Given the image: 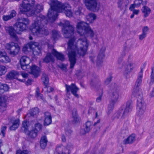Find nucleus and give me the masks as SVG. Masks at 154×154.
I'll return each instance as SVG.
<instances>
[{
  "mask_svg": "<svg viewBox=\"0 0 154 154\" xmlns=\"http://www.w3.org/2000/svg\"><path fill=\"white\" fill-rule=\"evenodd\" d=\"M75 38L72 37L68 43L67 50L69 60L70 62V68L72 69L76 63V54L77 52L80 56H83L86 54L88 42L85 38H79L77 41V45L75 44Z\"/></svg>",
  "mask_w": 154,
  "mask_h": 154,
  "instance_id": "obj_1",
  "label": "nucleus"
},
{
  "mask_svg": "<svg viewBox=\"0 0 154 154\" xmlns=\"http://www.w3.org/2000/svg\"><path fill=\"white\" fill-rule=\"evenodd\" d=\"M143 70L141 69L139 72L136 83V88L135 93L136 94L137 109V115L139 116H143L146 109V104L143 97L141 89L139 88L141 85L143 77Z\"/></svg>",
  "mask_w": 154,
  "mask_h": 154,
  "instance_id": "obj_2",
  "label": "nucleus"
},
{
  "mask_svg": "<svg viewBox=\"0 0 154 154\" xmlns=\"http://www.w3.org/2000/svg\"><path fill=\"white\" fill-rule=\"evenodd\" d=\"M47 21L43 15H40L37 17L30 29L32 34L35 35H48L49 32L45 27Z\"/></svg>",
  "mask_w": 154,
  "mask_h": 154,
  "instance_id": "obj_3",
  "label": "nucleus"
},
{
  "mask_svg": "<svg viewBox=\"0 0 154 154\" xmlns=\"http://www.w3.org/2000/svg\"><path fill=\"white\" fill-rule=\"evenodd\" d=\"M35 0H23L21 5L22 8L21 12L23 14L24 12L28 13L29 16L36 15L40 13L43 9V6L42 5L37 4L35 7Z\"/></svg>",
  "mask_w": 154,
  "mask_h": 154,
  "instance_id": "obj_4",
  "label": "nucleus"
},
{
  "mask_svg": "<svg viewBox=\"0 0 154 154\" xmlns=\"http://www.w3.org/2000/svg\"><path fill=\"white\" fill-rule=\"evenodd\" d=\"M29 125V121L27 120L23 121L22 123L21 131L24 132L26 134L29 135L34 134L37 135L39 133V132L42 130V125L39 123H37L35 124L34 127H32L31 130H29L28 128Z\"/></svg>",
  "mask_w": 154,
  "mask_h": 154,
  "instance_id": "obj_5",
  "label": "nucleus"
},
{
  "mask_svg": "<svg viewBox=\"0 0 154 154\" xmlns=\"http://www.w3.org/2000/svg\"><path fill=\"white\" fill-rule=\"evenodd\" d=\"M63 22V23L60 22L58 25L63 26L62 31L63 35L65 38H68L73 35L74 27L70 24L69 21L64 20Z\"/></svg>",
  "mask_w": 154,
  "mask_h": 154,
  "instance_id": "obj_6",
  "label": "nucleus"
},
{
  "mask_svg": "<svg viewBox=\"0 0 154 154\" xmlns=\"http://www.w3.org/2000/svg\"><path fill=\"white\" fill-rule=\"evenodd\" d=\"M5 48L8 51V54L12 57H14L17 55L20 50L18 45L14 42L6 44L5 45Z\"/></svg>",
  "mask_w": 154,
  "mask_h": 154,
  "instance_id": "obj_7",
  "label": "nucleus"
},
{
  "mask_svg": "<svg viewBox=\"0 0 154 154\" xmlns=\"http://www.w3.org/2000/svg\"><path fill=\"white\" fill-rule=\"evenodd\" d=\"M110 89V101L116 103L120 96V88L118 85L115 84L112 85Z\"/></svg>",
  "mask_w": 154,
  "mask_h": 154,
  "instance_id": "obj_8",
  "label": "nucleus"
},
{
  "mask_svg": "<svg viewBox=\"0 0 154 154\" xmlns=\"http://www.w3.org/2000/svg\"><path fill=\"white\" fill-rule=\"evenodd\" d=\"M85 5L89 10L95 12L98 11L100 8V5L97 0H84Z\"/></svg>",
  "mask_w": 154,
  "mask_h": 154,
  "instance_id": "obj_9",
  "label": "nucleus"
},
{
  "mask_svg": "<svg viewBox=\"0 0 154 154\" xmlns=\"http://www.w3.org/2000/svg\"><path fill=\"white\" fill-rule=\"evenodd\" d=\"M29 20L27 18H21L15 24L17 30L23 31L26 29V26L29 23Z\"/></svg>",
  "mask_w": 154,
  "mask_h": 154,
  "instance_id": "obj_10",
  "label": "nucleus"
},
{
  "mask_svg": "<svg viewBox=\"0 0 154 154\" xmlns=\"http://www.w3.org/2000/svg\"><path fill=\"white\" fill-rule=\"evenodd\" d=\"M89 26V24L85 22H79L76 25L77 32L81 35H82Z\"/></svg>",
  "mask_w": 154,
  "mask_h": 154,
  "instance_id": "obj_11",
  "label": "nucleus"
},
{
  "mask_svg": "<svg viewBox=\"0 0 154 154\" xmlns=\"http://www.w3.org/2000/svg\"><path fill=\"white\" fill-rule=\"evenodd\" d=\"M72 146L71 145H68L65 148L62 144L58 145L56 148V154H70L69 149Z\"/></svg>",
  "mask_w": 154,
  "mask_h": 154,
  "instance_id": "obj_12",
  "label": "nucleus"
},
{
  "mask_svg": "<svg viewBox=\"0 0 154 154\" xmlns=\"http://www.w3.org/2000/svg\"><path fill=\"white\" fill-rule=\"evenodd\" d=\"M31 61L30 58L26 56H22L20 60L21 68L23 70H28L30 68L29 65Z\"/></svg>",
  "mask_w": 154,
  "mask_h": 154,
  "instance_id": "obj_13",
  "label": "nucleus"
},
{
  "mask_svg": "<svg viewBox=\"0 0 154 154\" xmlns=\"http://www.w3.org/2000/svg\"><path fill=\"white\" fill-rule=\"evenodd\" d=\"M62 5L63 4L57 0H52L50 3V8L57 12H61Z\"/></svg>",
  "mask_w": 154,
  "mask_h": 154,
  "instance_id": "obj_14",
  "label": "nucleus"
},
{
  "mask_svg": "<svg viewBox=\"0 0 154 154\" xmlns=\"http://www.w3.org/2000/svg\"><path fill=\"white\" fill-rule=\"evenodd\" d=\"M47 16L48 18L47 21L52 23L56 19L57 16V12L50 8L48 11Z\"/></svg>",
  "mask_w": 154,
  "mask_h": 154,
  "instance_id": "obj_15",
  "label": "nucleus"
},
{
  "mask_svg": "<svg viewBox=\"0 0 154 154\" xmlns=\"http://www.w3.org/2000/svg\"><path fill=\"white\" fill-rule=\"evenodd\" d=\"M64 12L67 17H70L72 15L71 7L68 4H63L62 6V11L61 12Z\"/></svg>",
  "mask_w": 154,
  "mask_h": 154,
  "instance_id": "obj_16",
  "label": "nucleus"
},
{
  "mask_svg": "<svg viewBox=\"0 0 154 154\" xmlns=\"http://www.w3.org/2000/svg\"><path fill=\"white\" fill-rule=\"evenodd\" d=\"M42 80L45 86V88L47 89V91L48 92L50 93L54 90V88L49 86H47V85L49 82V78L47 74L45 73H43L42 77Z\"/></svg>",
  "mask_w": 154,
  "mask_h": 154,
  "instance_id": "obj_17",
  "label": "nucleus"
},
{
  "mask_svg": "<svg viewBox=\"0 0 154 154\" xmlns=\"http://www.w3.org/2000/svg\"><path fill=\"white\" fill-rule=\"evenodd\" d=\"M6 32L10 35V37L14 39L16 41H17L18 38L15 33L14 28L11 26H8L5 27Z\"/></svg>",
  "mask_w": 154,
  "mask_h": 154,
  "instance_id": "obj_18",
  "label": "nucleus"
},
{
  "mask_svg": "<svg viewBox=\"0 0 154 154\" xmlns=\"http://www.w3.org/2000/svg\"><path fill=\"white\" fill-rule=\"evenodd\" d=\"M65 86L67 92L71 91L72 93L75 97H79L78 95L76 93L79 89L74 84H72L70 86H69L66 84Z\"/></svg>",
  "mask_w": 154,
  "mask_h": 154,
  "instance_id": "obj_19",
  "label": "nucleus"
},
{
  "mask_svg": "<svg viewBox=\"0 0 154 154\" xmlns=\"http://www.w3.org/2000/svg\"><path fill=\"white\" fill-rule=\"evenodd\" d=\"M11 60L5 51H0V62L4 64L10 62Z\"/></svg>",
  "mask_w": 154,
  "mask_h": 154,
  "instance_id": "obj_20",
  "label": "nucleus"
},
{
  "mask_svg": "<svg viewBox=\"0 0 154 154\" xmlns=\"http://www.w3.org/2000/svg\"><path fill=\"white\" fill-rule=\"evenodd\" d=\"M11 121L12 125L10 127L9 129L11 130H15L19 127V120L18 119L12 118L11 119Z\"/></svg>",
  "mask_w": 154,
  "mask_h": 154,
  "instance_id": "obj_21",
  "label": "nucleus"
},
{
  "mask_svg": "<svg viewBox=\"0 0 154 154\" xmlns=\"http://www.w3.org/2000/svg\"><path fill=\"white\" fill-rule=\"evenodd\" d=\"M44 125L47 126L50 125L52 122V117L51 113L48 112H45L44 113Z\"/></svg>",
  "mask_w": 154,
  "mask_h": 154,
  "instance_id": "obj_22",
  "label": "nucleus"
},
{
  "mask_svg": "<svg viewBox=\"0 0 154 154\" xmlns=\"http://www.w3.org/2000/svg\"><path fill=\"white\" fill-rule=\"evenodd\" d=\"M31 73L35 77H37L39 75L40 68L35 65L30 66Z\"/></svg>",
  "mask_w": 154,
  "mask_h": 154,
  "instance_id": "obj_23",
  "label": "nucleus"
},
{
  "mask_svg": "<svg viewBox=\"0 0 154 154\" xmlns=\"http://www.w3.org/2000/svg\"><path fill=\"white\" fill-rule=\"evenodd\" d=\"M133 65V63H130L128 65H127L125 66V70L124 72V75L127 79L128 78V74L131 72L132 70L134 68Z\"/></svg>",
  "mask_w": 154,
  "mask_h": 154,
  "instance_id": "obj_24",
  "label": "nucleus"
},
{
  "mask_svg": "<svg viewBox=\"0 0 154 154\" xmlns=\"http://www.w3.org/2000/svg\"><path fill=\"white\" fill-rule=\"evenodd\" d=\"M39 112V109L37 107L32 109L29 113L25 117L29 118L31 117H34L35 116L37 115Z\"/></svg>",
  "mask_w": 154,
  "mask_h": 154,
  "instance_id": "obj_25",
  "label": "nucleus"
},
{
  "mask_svg": "<svg viewBox=\"0 0 154 154\" xmlns=\"http://www.w3.org/2000/svg\"><path fill=\"white\" fill-rule=\"evenodd\" d=\"M8 99L7 96L4 95H0V106H1L4 110L6 107V102Z\"/></svg>",
  "mask_w": 154,
  "mask_h": 154,
  "instance_id": "obj_26",
  "label": "nucleus"
},
{
  "mask_svg": "<svg viewBox=\"0 0 154 154\" xmlns=\"http://www.w3.org/2000/svg\"><path fill=\"white\" fill-rule=\"evenodd\" d=\"M52 54L58 59L61 61H63L65 60V56L62 54L58 52L55 50L53 49L51 51Z\"/></svg>",
  "mask_w": 154,
  "mask_h": 154,
  "instance_id": "obj_27",
  "label": "nucleus"
},
{
  "mask_svg": "<svg viewBox=\"0 0 154 154\" xmlns=\"http://www.w3.org/2000/svg\"><path fill=\"white\" fill-rule=\"evenodd\" d=\"M48 140L45 135L42 136L40 141V146L41 148L43 149L45 148L47 146Z\"/></svg>",
  "mask_w": 154,
  "mask_h": 154,
  "instance_id": "obj_28",
  "label": "nucleus"
},
{
  "mask_svg": "<svg viewBox=\"0 0 154 154\" xmlns=\"http://www.w3.org/2000/svg\"><path fill=\"white\" fill-rule=\"evenodd\" d=\"M44 62L48 63L50 62H54V60L53 56L50 53L47 54L46 56L43 59Z\"/></svg>",
  "mask_w": 154,
  "mask_h": 154,
  "instance_id": "obj_29",
  "label": "nucleus"
},
{
  "mask_svg": "<svg viewBox=\"0 0 154 154\" xmlns=\"http://www.w3.org/2000/svg\"><path fill=\"white\" fill-rule=\"evenodd\" d=\"M19 75V73L15 71H12L8 73L6 75L7 78L9 79H16Z\"/></svg>",
  "mask_w": 154,
  "mask_h": 154,
  "instance_id": "obj_30",
  "label": "nucleus"
},
{
  "mask_svg": "<svg viewBox=\"0 0 154 154\" xmlns=\"http://www.w3.org/2000/svg\"><path fill=\"white\" fill-rule=\"evenodd\" d=\"M87 21L90 23H92L96 18V16L94 13H90L86 16Z\"/></svg>",
  "mask_w": 154,
  "mask_h": 154,
  "instance_id": "obj_31",
  "label": "nucleus"
},
{
  "mask_svg": "<svg viewBox=\"0 0 154 154\" xmlns=\"http://www.w3.org/2000/svg\"><path fill=\"white\" fill-rule=\"evenodd\" d=\"M91 123L90 121H87L85 125V127L83 130L84 132H82L83 134H85L89 132L91 129Z\"/></svg>",
  "mask_w": 154,
  "mask_h": 154,
  "instance_id": "obj_32",
  "label": "nucleus"
},
{
  "mask_svg": "<svg viewBox=\"0 0 154 154\" xmlns=\"http://www.w3.org/2000/svg\"><path fill=\"white\" fill-rule=\"evenodd\" d=\"M142 12L144 14V17H146L148 16L151 12L150 9L148 7L143 6V8L142 10Z\"/></svg>",
  "mask_w": 154,
  "mask_h": 154,
  "instance_id": "obj_33",
  "label": "nucleus"
},
{
  "mask_svg": "<svg viewBox=\"0 0 154 154\" xmlns=\"http://www.w3.org/2000/svg\"><path fill=\"white\" fill-rule=\"evenodd\" d=\"M106 48L105 47H103L100 50V51L97 57V59L100 61L103 59L104 57V52Z\"/></svg>",
  "mask_w": 154,
  "mask_h": 154,
  "instance_id": "obj_34",
  "label": "nucleus"
},
{
  "mask_svg": "<svg viewBox=\"0 0 154 154\" xmlns=\"http://www.w3.org/2000/svg\"><path fill=\"white\" fill-rule=\"evenodd\" d=\"M122 109V115L121 116V118L124 119L127 116L128 113L131 111L130 109L125 107L124 109Z\"/></svg>",
  "mask_w": 154,
  "mask_h": 154,
  "instance_id": "obj_35",
  "label": "nucleus"
},
{
  "mask_svg": "<svg viewBox=\"0 0 154 154\" xmlns=\"http://www.w3.org/2000/svg\"><path fill=\"white\" fill-rule=\"evenodd\" d=\"M134 139V138L132 135H130L123 141V143L125 144L132 143L133 142Z\"/></svg>",
  "mask_w": 154,
  "mask_h": 154,
  "instance_id": "obj_36",
  "label": "nucleus"
},
{
  "mask_svg": "<svg viewBox=\"0 0 154 154\" xmlns=\"http://www.w3.org/2000/svg\"><path fill=\"white\" fill-rule=\"evenodd\" d=\"M29 48L32 50L34 49L36 47H37L39 44L38 43L35 42H31L27 44Z\"/></svg>",
  "mask_w": 154,
  "mask_h": 154,
  "instance_id": "obj_37",
  "label": "nucleus"
},
{
  "mask_svg": "<svg viewBox=\"0 0 154 154\" xmlns=\"http://www.w3.org/2000/svg\"><path fill=\"white\" fill-rule=\"evenodd\" d=\"M116 103L110 101L108 107L107 114L109 115L113 111L114 105Z\"/></svg>",
  "mask_w": 154,
  "mask_h": 154,
  "instance_id": "obj_38",
  "label": "nucleus"
},
{
  "mask_svg": "<svg viewBox=\"0 0 154 154\" xmlns=\"http://www.w3.org/2000/svg\"><path fill=\"white\" fill-rule=\"evenodd\" d=\"M122 109L119 110L116 113L113 115L112 119H118L122 115Z\"/></svg>",
  "mask_w": 154,
  "mask_h": 154,
  "instance_id": "obj_39",
  "label": "nucleus"
},
{
  "mask_svg": "<svg viewBox=\"0 0 154 154\" xmlns=\"http://www.w3.org/2000/svg\"><path fill=\"white\" fill-rule=\"evenodd\" d=\"M85 31V32L84 33V35H85L87 34H89L90 35L91 37H94V32L93 30L91 29L90 26H89L87 29Z\"/></svg>",
  "mask_w": 154,
  "mask_h": 154,
  "instance_id": "obj_40",
  "label": "nucleus"
},
{
  "mask_svg": "<svg viewBox=\"0 0 154 154\" xmlns=\"http://www.w3.org/2000/svg\"><path fill=\"white\" fill-rule=\"evenodd\" d=\"M33 53L35 55H38L41 52V49L39 45L36 47L35 48L32 50Z\"/></svg>",
  "mask_w": 154,
  "mask_h": 154,
  "instance_id": "obj_41",
  "label": "nucleus"
},
{
  "mask_svg": "<svg viewBox=\"0 0 154 154\" xmlns=\"http://www.w3.org/2000/svg\"><path fill=\"white\" fill-rule=\"evenodd\" d=\"M8 90V87L6 84H2L0 82V90L2 91V92Z\"/></svg>",
  "mask_w": 154,
  "mask_h": 154,
  "instance_id": "obj_42",
  "label": "nucleus"
},
{
  "mask_svg": "<svg viewBox=\"0 0 154 154\" xmlns=\"http://www.w3.org/2000/svg\"><path fill=\"white\" fill-rule=\"evenodd\" d=\"M7 68L3 65H0V75L5 74L7 72Z\"/></svg>",
  "mask_w": 154,
  "mask_h": 154,
  "instance_id": "obj_43",
  "label": "nucleus"
},
{
  "mask_svg": "<svg viewBox=\"0 0 154 154\" xmlns=\"http://www.w3.org/2000/svg\"><path fill=\"white\" fill-rule=\"evenodd\" d=\"M52 36L54 40H57L59 37L60 35L58 32L56 30H53L52 32Z\"/></svg>",
  "mask_w": 154,
  "mask_h": 154,
  "instance_id": "obj_44",
  "label": "nucleus"
},
{
  "mask_svg": "<svg viewBox=\"0 0 154 154\" xmlns=\"http://www.w3.org/2000/svg\"><path fill=\"white\" fill-rule=\"evenodd\" d=\"M36 97L38 98L44 100V98L43 95L39 92V90L38 88H37L36 91Z\"/></svg>",
  "mask_w": 154,
  "mask_h": 154,
  "instance_id": "obj_45",
  "label": "nucleus"
},
{
  "mask_svg": "<svg viewBox=\"0 0 154 154\" xmlns=\"http://www.w3.org/2000/svg\"><path fill=\"white\" fill-rule=\"evenodd\" d=\"M16 154H31V153L30 151L25 149L23 150H19L17 151Z\"/></svg>",
  "mask_w": 154,
  "mask_h": 154,
  "instance_id": "obj_46",
  "label": "nucleus"
},
{
  "mask_svg": "<svg viewBox=\"0 0 154 154\" xmlns=\"http://www.w3.org/2000/svg\"><path fill=\"white\" fill-rule=\"evenodd\" d=\"M139 2V3H135V7H139L140 5V4L141 3L143 5H146L147 3V2L146 1H144V2H143V3H142V0H135V2Z\"/></svg>",
  "mask_w": 154,
  "mask_h": 154,
  "instance_id": "obj_47",
  "label": "nucleus"
},
{
  "mask_svg": "<svg viewBox=\"0 0 154 154\" xmlns=\"http://www.w3.org/2000/svg\"><path fill=\"white\" fill-rule=\"evenodd\" d=\"M151 83H153L154 82V66L152 69V72L150 75Z\"/></svg>",
  "mask_w": 154,
  "mask_h": 154,
  "instance_id": "obj_48",
  "label": "nucleus"
},
{
  "mask_svg": "<svg viewBox=\"0 0 154 154\" xmlns=\"http://www.w3.org/2000/svg\"><path fill=\"white\" fill-rule=\"evenodd\" d=\"M132 101L131 100H128L126 103V107L132 110Z\"/></svg>",
  "mask_w": 154,
  "mask_h": 154,
  "instance_id": "obj_49",
  "label": "nucleus"
},
{
  "mask_svg": "<svg viewBox=\"0 0 154 154\" xmlns=\"http://www.w3.org/2000/svg\"><path fill=\"white\" fill-rule=\"evenodd\" d=\"M112 77L110 76L107 78L104 82V84L106 85H108L111 81Z\"/></svg>",
  "mask_w": 154,
  "mask_h": 154,
  "instance_id": "obj_50",
  "label": "nucleus"
},
{
  "mask_svg": "<svg viewBox=\"0 0 154 154\" xmlns=\"http://www.w3.org/2000/svg\"><path fill=\"white\" fill-rule=\"evenodd\" d=\"M7 127L5 126H2L1 128V134L5 135L6 134Z\"/></svg>",
  "mask_w": 154,
  "mask_h": 154,
  "instance_id": "obj_51",
  "label": "nucleus"
},
{
  "mask_svg": "<svg viewBox=\"0 0 154 154\" xmlns=\"http://www.w3.org/2000/svg\"><path fill=\"white\" fill-rule=\"evenodd\" d=\"M149 30V28L147 26H145L143 27L142 31V33L146 34L147 35V33Z\"/></svg>",
  "mask_w": 154,
  "mask_h": 154,
  "instance_id": "obj_52",
  "label": "nucleus"
},
{
  "mask_svg": "<svg viewBox=\"0 0 154 154\" xmlns=\"http://www.w3.org/2000/svg\"><path fill=\"white\" fill-rule=\"evenodd\" d=\"M146 34L142 33L139 36V39L140 40H142L146 38Z\"/></svg>",
  "mask_w": 154,
  "mask_h": 154,
  "instance_id": "obj_53",
  "label": "nucleus"
},
{
  "mask_svg": "<svg viewBox=\"0 0 154 154\" xmlns=\"http://www.w3.org/2000/svg\"><path fill=\"white\" fill-rule=\"evenodd\" d=\"M3 19L5 21H7L11 19L9 15H4L3 17Z\"/></svg>",
  "mask_w": 154,
  "mask_h": 154,
  "instance_id": "obj_54",
  "label": "nucleus"
},
{
  "mask_svg": "<svg viewBox=\"0 0 154 154\" xmlns=\"http://www.w3.org/2000/svg\"><path fill=\"white\" fill-rule=\"evenodd\" d=\"M16 14V12L14 10H12L11 13L9 16L11 18H13L15 16Z\"/></svg>",
  "mask_w": 154,
  "mask_h": 154,
  "instance_id": "obj_55",
  "label": "nucleus"
},
{
  "mask_svg": "<svg viewBox=\"0 0 154 154\" xmlns=\"http://www.w3.org/2000/svg\"><path fill=\"white\" fill-rule=\"evenodd\" d=\"M73 121L74 123H76L79 122V118L78 117V116H74V117H73Z\"/></svg>",
  "mask_w": 154,
  "mask_h": 154,
  "instance_id": "obj_56",
  "label": "nucleus"
},
{
  "mask_svg": "<svg viewBox=\"0 0 154 154\" xmlns=\"http://www.w3.org/2000/svg\"><path fill=\"white\" fill-rule=\"evenodd\" d=\"M123 61V59L121 57L119 58L118 60V64L120 65L121 64H122V66L124 65L125 64V63L124 62H123L122 63Z\"/></svg>",
  "mask_w": 154,
  "mask_h": 154,
  "instance_id": "obj_57",
  "label": "nucleus"
},
{
  "mask_svg": "<svg viewBox=\"0 0 154 154\" xmlns=\"http://www.w3.org/2000/svg\"><path fill=\"white\" fill-rule=\"evenodd\" d=\"M124 1L123 0H119L118 2V7L119 8H122L123 3Z\"/></svg>",
  "mask_w": 154,
  "mask_h": 154,
  "instance_id": "obj_58",
  "label": "nucleus"
},
{
  "mask_svg": "<svg viewBox=\"0 0 154 154\" xmlns=\"http://www.w3.org/2000/svg\"><path fill=\"white\" fill-rule=\"evenodd\" d=\"M90 154H100L98 151L96 149H94L92 150L90 153Z\"/></svg>",
  "mask_w": 154,
  "mask_h": 154,
  "instance_id": "obj_59",
  "label": "nucleus"
},
{
  "mask_svg": "<svg viewBox=\"0 0 154 154\" xmlns=\"http://www.w3.org/2000/svg\"><path fill=\"white\" fill-rule=\"evenodd\" d=\"M134 8H135V4H131V6L129 8V9L131 11H135L134 10Z\"/></svg>",
  "mask_w": 154,
  "mask_h": 154,
  "instance_id": "obj_60",
  "label": "nucleus"
},
{
  "mask_svg": "<svg viewBox=\"0 0 154 154\" xmlns=\"http://www.w3.org/2000/svg\"><path fill=\"white\" fill-rule=\"evenodd\" d=\"M72 117H74V116H78L77 111L76 110H74L72 111Z\"/></svg>",
  "mask_w": 154,
  "mask_h": 154,
  "instance_id": "obj_61",
  "label": "nucleus"
},
{
  "mask_svg": "<svg viewBox=\"0 0 154 154\" xmlns=\"http://www.w3.org/2000/svg\"><path fill=\"white\" fill-rule=\"evenodd\" d=\"M59 67L62 70H65L66 69V68L65 65L63 64H62L60 65V66Z\"/></svg>",
  "mask_w": 154,
  "mask_h": 154,
  "instance_id": "obj_62",
  "label": "nucleus"
},
{
  "mask_svg": "<svg viewBox=\"0 0 154 154\" xmlns=\"http://www.w3.org/2000/svg\"><path fill=\"white\" fill-rule=\"evenodd\" d=\"M126 54V51L125 49H124L122 52L121 55L122 56V57H125Z\"/></svg>",
  "mask_w": 154,
  "mask_h": 154,
  "instance_id": "obj_63",
  "label": "nucleus"
},
{
  "mask_svg": "<svg viewBox=\"0 0 154 154\" xmlns=\"http://www.w3.org/2000/svg\"><path fill=\"white\" fill-rule=\"evenodd\" d=\"M101 99L102 96H100L97 98L96 99V101L97 102H100L101 101Z\"/></svg>",
  "mask_w": 154,
  "mask_h": 154,
  "instance_id": "obj_64",
  "label": "nucleus"
}]
</instances>
